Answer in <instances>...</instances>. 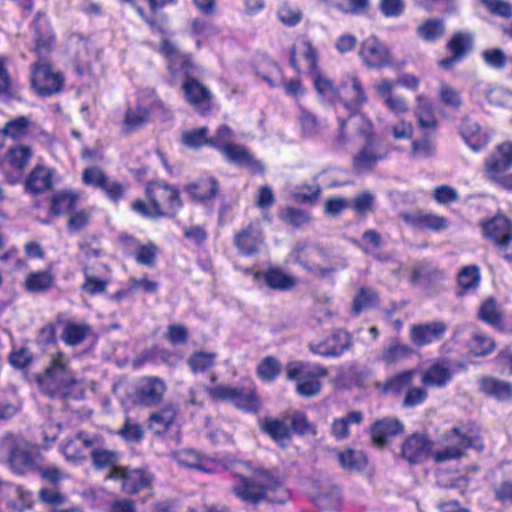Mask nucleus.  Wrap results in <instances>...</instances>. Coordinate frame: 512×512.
Masks as SVG:
<instances>
[{
    "instance_id": "f257e3e1",
    "label": "nucleus",
    "mask_w": 512,
    "mask_h": 512,
    "mask_svg": "<svg viewBox=\"0 0 512 512\" xmlns=\"http://www.w3.org/2000/svg\"><path fill=\"white\" fill-rule=\"evenodd\" d=\"M447 446L443 450L432 453L434 443L425 434L414 433L408 436L402 444L401 456L410 464H420L431 455L436 463L459 459L467 448L482 450L484 444L472 429L465 426L451 428L445 433Z\"/></svg>"
},
{
    "instance_id": "f03ea898",
    "label": "nucleus",
    "mask_w": 512,
    "mask_h": 512,
    "mask_svg": "<svg viewBox=\"0 0 512 512\" xmlns=\"http://www.w3.org/2000/svg\"><path fill=\"white\" fill-rule=\"evenodd\" d=\"M232 472L238 481L232 485L231 491L242 502L254 505L262 501L284 504L290 498L279 477L265 468L252 469L249 463L236 462Z\"/></svg>"
},
{
    "instance_id": "7ed1b4c3",
    "label": "nucleus",
    "mask_w": 512,
    "mask_h": 512,
    "mask_svg": "<svg viewBox=\"0 0 512 512\" xmlns=\"http://www.w3.org/2000/svg\"><path fill=\"white\" fill-rule=\"evenodd\" d=\"M75 382V376L69 369V359L61 352L52 356L45 371L37 376L42 392L50 397L66 396Z\"/></svg>"
},
{
    "instance_id": "20e7f679",
    "label": "nucleus",
    "mask_w": 512,
    "mask_h": 512,
    "mask_svg": "<svg viewBox=\"0 0 512 512\" xmlns=\"http://www.w3.org/2000/svg\"><path fill=\"white\" fill-rule=\"evenodd\" d=\"M332 258V252L316 243L308 241H299L295 244L289 253V259L300 264L308 271L319 275L327 276L336 271L332 265L323 266Z\"/></svg>"
},
{
    "instance_id": "39448f33",
    "label": "nucleus",
    "mask_w": 512,
    "mask_h": 512,
    "mask_svg": "<svg viewBox=\"0 0 512 512\" xmlns=\"http://www.w3.org/2000/svg\"><path fill=\"white\" fill-rule=\"evenodd\" d=\"M0 455L19 474L31 470L35 464L30 444L12 433H7L0 438Z\"/></svg>"
},
{
    "instance_id": "423d86ee",
    "label": "nucleus",
    "mask_w": 512,
    "mask_h": 512,
    "mask_svg": "<svg viewBox=\"0 0 512 512\" xmlns=\"http://www.w3.org/2000/svg\"><path fill=\"white\" fill-rule=\"evenodd\" d=\"M31 85L35 92L43 97H48L62 91L65 83L64 75L56 70L48 61V58L38 59L30 66Z\"/></svg>"
},
{
    "instance_id": "0eeeda50",
    "label": "nucleus",
    "mask_w": 512,
    "mask_h": 512,
    "mask_svg": "<svg viewBox=\"0 0 512 512\" xmlns=\"http://www.w3.org/2000/svg\"><path fill=\"white\" fill-rule=\"evenodd\" d=\"M167 391L165 381L156 376H144L137 380L131 395L134 403L154 407L161 404Z\"/></svg>"
},
{
    "instance_id": "6e6552de",
    "label": "nucleus",
    "mask_w": 512,
    "mask_h": 512,
    "mask_svg": "<svg viewBox=\"0 0 512 512\" xmlns=\"http://www.w3.org/2000/svg\"><path fill=\"white\" fill-rule=\"evenodd\" d=\"M145 191L146 195L157 199V211L162 217H175L183 206L179 191L168 184L149 182Z\"/></svg>"
},
{
    "instance_id": "1a4fd4ad",
    "label": "nucleus",
    "mask_w": 512,
    "mask_h": 512,
    "mask_svg": "<svg viewBox=\"0 0 512 512\" xmlns=\"http://www.w3.org/2000/svg\"><path fill=\"white\" fill-rule=\"evenodd\" d=\"M342 92L341 104L348 113H355L368 101V96L360 78L355 74H346L340 80Z\"/></svg>"
},
{
    "instance_id": "9d476101",
    "label": "nucleus",
    "mask_w": 512,
    "mask_h": 512,
    "mask_svg": "<svg viewBox=\"0 0 512 512\" xmlns=\"http://www.w3.org/2000/svg\"><path fill=\"white\" fill-rule=\"evenodd\" d=\"M33 52L38 59L48 58L55 45V34L51 28L46 14L38 11L32 22Z\"/></svg>"
},
{
    "instance_id": "9b49d317",
    "label": "nucleus",
    "mask_w": 512,
    "mask_h": 512,
    "mask_svg": "<svg viewBox=\"0 0 512 512\" xmlns=\"http://www.w3.org/2000/svg\"><path fill=\"white\" fill-rule=\"evenodd\" d=\"M107 478L121 480L122 489L127 494H136L149 488L154 480L153 475L143 469H126L114 467L110 469Z\"/></svg>"
},
{
    "instance_id": "f8f14e48",
    "label": "nucleus",
    "mask_w": 512,
    "mask_h": 512,
    "mask_svg": "<svg viewBox=\"0 0 512 512\" xmlns=\"http://www.w3.org/2000/svg\"><path fill=\"white\" fill-rule=\"evenodd\" d=\"M483 235L492 241L498 250H506L512 241V221L503 214L495 215L481 223Z\"/></svg>"
},
{
    "instance_id": "ddd939ff",
    "label": "nucleus",
    "mask_w": 512,
    "mask_h": 512,
    "mask_svg": "<svg viewBox=\"0 0 512 512\" xmlns=\"http://www.w3.org/2000/svg\"><path fill=\"white\" fill-rule=\"evenodd\" d=\"M389 154L387 146L379 140L365 141L363 147L353 156L352 164L357 173H366Z\"/></svg>"
},
{
    "instance_id": "4468645a",
    "label": "nucleus",
    "mask_w": 512,
    "mask_h": 512,
    "mask_svg": "<svg viewBox=\"0 0 512 512\" xmlns=\"http://www.w3.org/2000/svg\"><path fill=\"white\" fill-rule=\"evenodd\" d=\"M193 70L194 67L189 68V72L183 71L185 79L182 83V91L185 100L195 109L203 113L204 110L209 107L212 93L207 86L194 77Z\"/></svg>"
},
{
    "instance_id": "2eb2a0df",
    "label": "nucleus",
    "mask_w": 512,
    "mask_h": 512,
    "mask_svg": "<svg viewBox=\"0 0 512 512\" xmlns=\"http://www.w3.org/2000/svg\"><path fill=\"white\" fill-rule=\"evenodd\" d=\"M359 55L364 64L373 69L382 68L392 63L389 49L375 36L362 41Z\"/></svg>"
},
{
    "instance_id": "dca6fc26",
    "label": "nucleus",
    "mask_w": 512,
    "mask_h": 512,
    "mask_svg": "<svg viewBox=\"0 0 512 512\" xmlns=\"http://www.w3.org/2000/svg\"><path fill=\"white\" fill-rule=\"evenodd\" d=\"M447 329L448 326L443 321L414 324L410 326L409 338L415 346L421 347L441 340Z\"/></svg>"
},
{
    "instance_id": "f3484780",
    "label": "nucleus",
    "mask_w": 512,
    "mask_h": 512,
    "mask_svg": "<svg viewBox=\"0 0 512 512\" xmlns=\"http://www.w3.org/2000/svg\"><path fill=\"white\" fill-rule=\"evenodd\" d=\"M264 237L259 222H252L234 236V244L239 253L245 256L257 253Z\"/></svg>"
},
{
    "instance_id": "a211bd4d",
    "label": "nucleus",
    "mask_w": 512,
    "mask_h": 512,
    "mask_svg": "<svg viewBox=\"0 0 512 512\" xmlns=\"http://www.w3.org/2000/svg\"><path fill=\"white\" fill-rule=\"evenodd\" d=\"M95 440L86 433H77L73 438L68 439L62 446V452L68 460L80 461L91 454Z\"/></svg>"
},
{
    "instance_id": "6ab92c4d",
    "label": "nucleus",
    "mask_w": 512,
    "mask_h": 512,
    "mask_svg": "<svg viewBox=\"0 0 512 512\" xmlns=\"http://www.w3.org/2000/svg\"><path fill=\"white\" fill-rule=\"evenodd\" d=\"M404 426L401 421L393 418L377 420L371 426V438L374 444L383 447L389 438L402 434Z\"/></svg>"
},
{
    "instance_id": "aec40b11",
    "label": "nucleus",
    "mask_w": 512,
    "mask_h": 512,
    "mask_svg": "<svg viewBox=\"0 0 512 512\" xmlns=\"http://www.w3.org/2000/svg\"><path fill=\"white\" fill-rule=\"evenodd\" d=\"M328 371L325 367L320 365H314L307 369L306 373H303L298 378L296 391L303 397H313L320 392L321 383L320 377H325Z\"/></svg>"
},
{
    "instance_id": "412c9836",
    "label": "nucleus",
    "mask_w": 512,
    "mask_h": 512,
    "mask_svg": "<svg viewBox=\"0 0 512 512\" xmlns=\"http://www.w3.org/2000/svg\"><path fill=\"white\" fill-rule=\"evenodd\" d=\"M260 428L281 447H286L291 440L289 416L265 418L260 422Z\"/></svg>"
},
{
    "instance_id": "4be33fe9",
    "label": "nucleus",
    "mask_w": 512,
    "mask_h": 512,
    "mask_svg": "<svg viewBox=\"0 0 512 512\" xmlns=\"http://www.w3.org/2000/svg\"><path fill=\"white\" fill-rule=\"evenodd\" d=\"M453 373L446 361L435 362L422 372L421 383L427 387L442 388L450 383Z\"/></svg>"
},
{
    "instance_id": "5701e85b",
    "label": "nucleus",
    "mask_w": 512,
    "mask_h": 512,
    "mask_svg": "<svg viewBox=\"0 0 512 512\" xmlns=\"http://www.w3.org/2000/svg\"><path fill=\"white\" fill-rule=\"evenodd\" d=\"M222 154L226 159L238 166L247 167L252 170L253 173L263 172V165L256 160L250 151L243 145L232 143L229 145Z\"/></svg>"
},
{
    "instance_id": "b1692460",
    "label": "nucleus",
    "mask_w": 512,
    "mask_h": 512,
    "mask_svg": "<svg viewBox=\"0 0 512 512\" xmlns=\"http://www.w3.org/2000/svg\"><path fill=\"white\" fill-rule=\"evenodd\" d=\"M313 76V85L322 103L336 105L341 104L340 90L334 85L333 81L326 75L315 72Z\"/></svg>"
},
{
    "instance_id": "393cba45",
    "label": "nucleus",
    "mask_w": 512,
    "mask_h": 512,
    "mask_svg": "<svg viewBox=\"0 0 512 512\" xmlns=\"http://www.w3.org/2000/svg\"><path fill=\"white\" fill-rule=\"evenodd\" d=\"M416 102L415 116L420 128L424 130L425 133L435 131L437 127V119L434 113L432 101L423 95H419L416 98Z\"/></svg>"
},
{
    "instance_id": "a878e982",
    "label": "nucleus",
    "mask_w": 512,
    "mask_h": 512,
    "mask_svg": "<svg viewBox=\"0 0 512 512\" xmlns=\"http://www.w3.org/2000/svg\"><path fill=\"white\" fill-rule=\"evenodd\" d=\"M444 271L429 262H421L412 270L411 281L416 284L431 287L444 280Z\"/></svg>"
},
{
    "instance_id": "bb28decb",
    "label": "nucleus",
    "mask_w": 512,
    "mask_h": 512,
    "mask_svg": "<svg viewBox=\"0 0 512 512\" xmlns=\"http://www.w3.org/2000/svg\"><path fill=\"white\" fill-rule=\"evenodd\" d=\"M267 286L273 290L288 291L294 288L297 280L294 276L285 273L280 268H270L257 274Z\"/></svg>"
},
{
    "instance_id": "cd10ccee",
    "label": "nucleus",
    "mask_w": 512,
    "mask_h": 512,
    "mask_svg": "<svg viewBox=\"0 0 512 512\" xmlns=\"http://www.w3.org/2000/svg\"><path fill=\"white\" fill-rule=\"evenodd\" d=\"M460 133L467 145L475 152L480 151L488 143L487 136L480 131V125L470 118L463 119Z\"/></svg>"
},
{
    "instance_id": "c85d7f7f",
    "label": "nucleus",
    "mask_w": 512,
    "mask_h": 512,
    "mask_svg": "<svg viewBox=\"0 0 512 512\" xmlns=\"http://www.w3.org/2000/svg\"><path fill=\"white\" fill-rule=\"evenodd\" d=\"M161 52L169 60V70L174 73L176 70L188 71L193 68L189 57L182 54L178 48L168 39H164L161 46Z\"/></svg>"
},
{
    "instance_id": "c756f323",
    "label": "nucleus",
    "mask_w": 512,
    "mask_h": 512,
    "mask_svg": "<svg viewBox=\"0 0 512 512\" xmlns=\"http://www.w3.org/2000/svg\"><path fill=\"white\" fill-rule=\"evenodd\" d=\"M412 353L413 349L409 345L393 340L381 350L377 360L385 365H392L410 357Z\"/></svg>"
},
{
    "instance_id": "7c9ffc66",
    "label": "nucleus",
    "mask_w": 512,
    "mask_h": 512,
    "mask_svg": "<svg viewBox=\"0 0 512 512\" xmlns=\"http://www.w3.org/2000/svg\"><path fill=\"white\" fill-rule=\"evenodd\" d=\"M480 390L487 396L507 400L512 394V384L494 377H485L480 380Z\"/></svg>"
},
{
    "instance_id": "2f4dec72",
    "label": "nucleus",
    "mask_w": 512,
    "mask_h": 512,
    "mask_svg": "<svg viewBox=\"0 0 512 512\" xmlns=\"http://www.w3.org/2000/svg\"><path fill=\"white\" fill-rule=\"evenodd\" d=\"M150 112L149 107L140 103L128 107L123 120L125 130L134 132L144 126L148 122Z\"/></svg>"
},
{
    "instance_id": "473e14b6",
    "label": "nucleus",
    "mask_w": 512,
    "mask_h": 512,
    "mask_svg": "<svg viewBox=\"0 0 512 512\" xmlns=\"http://www.w3.org/2000/svg\"><path fill=\"white\" fill-rule=\"evenodd\" d=\"M512 167V143H503L486 161V171H506Z\"/></svg>"
},
{
    "instance_id": "72a5a7b5",
    "label": "nucleus",
    "mask_w": 512,
    "mask_h": 512,
    "mask_svg": "<svg viewBox=\"0 0 512 512\" xmlns=\"http://www.w3.org/2000/svg\"><path fill=\"white\" fill-rule=\"evenodd\" d=\"M404 219L415 227L426 228L437 232L446 230L450 224L446 217L435 214H417L414 216H405Z\"/></svg>"
},
{
    "instance_id": "f704fd0d",
    "label": "nucleus",
    "mask_w": 512,
    "mask_h": 512,
    "mask_svg": "<svg viewBox=\"0 0 512 512\" xmlns=\"http://www.w3.org/2000/svg\"><path fill=\"white\" fill-rule=\"evenodd\" d=\"M51 174L45 167H35L29 174L25 186L33 194H39L51 187Z\"/></svg>"
},
{
    "instance_id": "c9c22d12",
    "label": "nucleus",
    "mask_w": 512,
    "mask_h": 512,
    "mask_svg": "<svg viewBox=\"0 0 512 512\" xmlns=\"http://www.w3.org/2000/svg\"><path fill=\"white\" fill-rule=\"evenodd\" d=\"M185 190L194 199L206 200L216 196L218 191V182L215 178L210 177L200 179L195 183H191L185 187Z\"/></svg>"
},
{
    "instance_id": "e433bc0d",
    "label": "nucleus",
    "mask_w": 512,
    "mask_h": 512,
    "mask_svg": "<svg viewBox=\"0 0 512 512\" xmlns=\"http://www.w3.org/2000/svg\"><path fill=\"white\" fill-rule=\"evenodd\" d=\"M313 503L321 510L339 511L342 507L341 492L337 487H329L320 491L313 498Z\"/></svg>"
},
{
    "instance_id": "4c0bfd02",
    "label": "nucleus",
    "mask_w": 512,
    "mask_h": 512,
    "mask_svg": "<svg viewBox=\"0 0 512 512\" xmlns=\"http://www.w3.org/2000/svg\"><path fill=\"white\" fill-rule=\"evenodd\" d=\"M379 301L378 292L370 287H360L353 298L352 313L358 316L362 311L373 308Z\"/></svg>"
},
{
    "instance_id": "58836bf2",
    "label": "nucleus",
    "mask_w": 512,
    "mask_h": 512,
    "mask_svg": "<svg viewBox=\"0 0 512 512\" xmlns=\"http://www.w3.org/2000/svg\"><path fill=\"white\" fill-rule=\"evenodd\" d=\"M363 421V414L360 411H351L345 416L334 419L331 425L332 435L337 440L348 438L350 424H360Z\"/></svg>"
},
{
    "instance_id": "ea45409f",
    "label": "nucleus",
    "mask_w": 512,
    "mask_h": 512,
    "mask_svg": "<svg viewBox=\"0 0 512 512\" xmlns=\"http://www.w3.org/2000/svg\"><path fill=\"white\" fill-rule=\"evenodd\" d=\"M446 26L441 19H428L420 24L417 28V35L427 42H434L443 37Z\"/></svg>"
},
{
    "instance_id": "a19ab883",
    "label": "nucleus",
    "mask_w": 512,
    "mask_h": 512,
    "mask_svg": "<svg viewBox=\"0 0 512 512\" xmlns=\"http://www.w3.org/2000/svg\"><path fill=\"white\" fill-rule=\"evenodd\" d=\"M338 461L343 469L349 471H360L367 464L366 455L361 450L350 448L338 453Z\"/></svg>"
},
{
    "instance_id": "79ce46f5",
    "label": "nucleus",
    "mask_w": 512,
    "mask_h": 512,
    "mask_svg": "<svg viewBox=\"0 0 512 512\" xmlns=\"http://www.w3.org/2000/svg\"><path fill=\"white\" fill-rule=\"evenodd\" d=\"M31 157L32 150L30 147L18 145L9 148L6 161L14 170L23 172Z\"/></svg>"
},
{
    "instance_id": "37998d69",
    "label": "nucleus",
    "mask_w": 512,
    "mask_h": 512,
    "mask_svg": "<svg viewBox=\"0 0 512 512\" xmlns=\"http://www.w3.org/2000/svg\"><path fill=\"white\" fill-rule=\"evenodd\" d=\"M457 281L463 291L458 295L462 296L464 292L476 289L481 281L480 269L477 265L463 267L458 273Z\"/></svg>"
},
{
    "instance_id": "c03bdc74",
    "label": "nucleus",
    "mask_w": 512,
    "mask_h": 512,
    "mask_svg": "<svg viewBox=\"0 0 512 512\" xmlns=\"http://www.w3.org/2000/svg\"><path fill=\"white\" fill-rule=\"evenodd\" d=\"M90 333L88 324L68 323L62 334V340L70 346H77L82 343Z\"/></svg>"
},
{
    "instance_id": "a18cd8bd",
    "label": "nucleus",
    "mask_w": 512,
    "mask_h": 512,
    "mask_svg": "<svg viewBox=\"0 0 512 512\" xmlns=\"http://www.w3.org/2000/svg\"><path fill=\"white\" fill-rule=\"evenodd\" d=\"M54 278L49 271H38L30 273L25 281L28 291L43 293L53 285Z\"/></svg>"
},
{
    "instance_id": "49530a36",
    "label": "nucleus",
    "mask_w": 512,
    "mask_h": 512,
    "mask_svg": "<svg viewBox=\"0 0 512 512\" xmlns=\"http://www.w3.org/2000/svg\"><path fill=\"white\" fill-rule=\"evenodd\" d=\"M175 417L176 411L173 406L169 405L149 416L150 427L157 433L164 432L174 423Z\"/></svg>"
},
{
    "instance_id": "de8ad7c7",
    "label": "nucleus",
    "mask_w": 512,
    "mask_h": 512,
    "mask_svg": "<svg viewBox=\"0 0 512 512\" xmlns=\"http://www.w3.org/2000/svg\"><path fill=\"white\" fill-rule=\"evenodd\" d=\"M472 46V35L464 32H458L453 35L446 47L451 54L462 59L472 49Z\"/></svg>"
},
{
    "instance_id": "09e8293b",
    "label": "nucleus",
    "mask_w": 512,
    "mask_h": 512,
    "mask_svg": "<svg viewBox=\"0 0 512 512\" xmlns=\"http://www.w3.org/2000/svg\"><path fill=\"white\" fill-rule=\"evenodd\" d=\"M479 318L494 327H499L502 324V313L494 298H489L480 306L478 312Z\"/></svg>"
},
{
    "instance_id": "8fccbe9b",
    "label": "nucleus",
    "mask_w": 512,
    "mask_h": 512,
    "mask_svg": "<svg viewBox=\"0 0 512 512\" xmlns=\"http://www.w3.org/2000/svg\"><path fill=\"white\" fill-rule=\"evenodd\" d=\"M217 354L214 352L196 351L187 360L193 373H202L215 364Z\"/></svg>"
},
{
    "instance_id": "3c124183",
    "label": "nucleus",
    "mask_w": 512,
    "mask_h": 512,
    "mask_svg": "<svg viewBox=\"0 0 512 512\" xmlns=\"http://www.w3.org/2000/svg\"><path fill=\"white\" fill-rule=\"evenodd\" d=\"M76 201L77 197L71 193H56L51 199L50 212L55 215L71 212L75 207Z\"/></svg>"
},
{
    "instance_id": "603ef678",
    "label": "nucleus",
    "mask_w": 512,
    "mask_h": 512,
    "mask_svg": "<svg viewBox=\"0 0 512 512\" xmlns=\"http://www.w3.org/2000/svg\"><path fill=\"white\" fill-rule=\"evenodd\" d=\"M299 122L302 128V132L306 137L317 136L322 130V124L310 111L300 107Z\"/></svg>"
},
{
    "instance_id": "864d4df0",
    "label": "nucleus",
    "mask_w": 512,
    "mask_h": 512,
    "mask_svg": "<svg viewBox=\"0 0 512 512\" xmlns=\"http://www.w3.org/2000/svg\"><path fill=\"white\" fill-rule=\"evenodd\" d=\"M234 132L233 130L223 124L220 125L215 134L208 138V146L220 151L221 153L233 143Z\"/></svg>"
},
{
    "instance_id": "5fc2aeb1",
    "label": "nucleus",
    "mask_w": 512,
    "mask_h": 512,
    "mask_svg": "<svg viewBox=\"0 0 512 512\" xmlns=\"http://www.w3.org/2000/svg\"><path fill=\"white\" fill-rule=\"evenodd\" d=\"M347 120L356 126L358 133L364 137L365 141L378 140L374 134L372 122L364 114L359 113V111L352 114L348 113Z\"/></svg>"
},
{
    "instance_id": "6e6d98bb",
    "label": "nucleus",
    "mask_w": 512,
    "mask_h": 512,
    "mask_svg": "<svg viewBox=\"0 0 512 512\" xmlns=\"http://www.w3.org/2000/svg\"><path fill=\"white\" fill-rule=\"evenodd\" d=\"M328 346L332 348V350L337 351V357L341 356L345 351L349 350L352 345V337L351 335L341 329L334 330L329 337H327Z\"/></svg>"
},
{
    "instance_id": "4d7b16f0",
    "label": "nucleus",
    "mask_w": 512,
    "mask_h": 512,
    "mask_svg": "<svg viewBox=\"0 0 512 512\" xmlns=\"http://www.w3.org/2000/svg\"><path fill=\"white\" fill-rule=\"evenodd\" d=\"M208 134L209 129L207 127L187 130L182 134V143L190 149L199 148L203 145L208 146Z\"/></svg>"
},
{
    "instance_id": "13d9d810",
    "label": "nucleus",
    "mask_w": 512,
    "mask_h": 512,
    "mask_svg": "<svg viewBox=\"0 0 512 512\" xmlns=\"http://www.w3.org/2000/svg\"><path fill=\"white\" fill-rule=\"evenodd\" d=\"M415 375H416V370H414V369L406 370L401 373H398V374L394 375L393 377H391L386 382L385 388L387 391L399 393V392L403 391L404 389L409 388V386L412 384V381H413Z\"/></svg>"
},
{
    "instance_id": "bf43d9fd",
    "label": "nucleus",
    "mask_w": 512,
    "mask_h": 512,
    "mask_svg": "<svg viewBox=\"0 0 512 512\" xmlns=\"http://www.w3.org/2000/svg\"><path fill=\"white\" fill-rule=\"evenodd\" d=\"M232 403L246 411H254L258 407V400L252 390L236 388Z\"/></svg>"
},
{
    "instance_id": "052dcab7",
    "label": "nucleus",
    "mask_w": 512,
    "mask_h": 512,
    "mask_svg": "<svg viewBox=\"0 0 512 512\" xmlns=\"http://www.w3.org/2000/svg\"><path fill=\"white\" fill-rule=\"evenodd\" d=\"M291 435L293 433L306 435L315 433L314 426L308 421L307 416L301 411H295L289 417Z\"/></svg>"
},
{
    "instance_id": "680f3d73",
    "label": "nucleus",
    "mask_w": 512,
    "mask_h": 512,
    "mask_svg": "<svg viewBox=\"0 0 512 512\" xmlns=\"http://www.w3.org/2000/svg\"><path fill=\"white\" fill-rule=\"evenodd\" d=\"M30 125V120L26 116H20L8 121L2 129L5 137L9 136L14 139L23 137Z\"/></svg>"
},
{
    "instance_id": "e2e57ef3",
    "label": "nucleus",
    "mask_w": 512,
    "mask_h": 512,
    "mask_svg": "<svg viewBox=\"0 0 512 512\" xmlns=\"http://www.w3.org/2000/svg\"><path fill=\"white\" fill-rule=\"evenodd\" d=\"M118 434L127 442L139 443L144 436V431L139 423L126 418Z\"/></svg>"
},
{
    "instance_id": "0e129e2a",
    "label": "nucleus",
    "mask_w": 512,
    "mask_h": 512,
    "mask_svg": "<svg viewBox=\"0 0 512 512\" xmlns=\"http://www.w3.org/2000/svg\"><path fill=\"white\" fill-rule=\"evenodd\" d=\"M158 247L153 243L139 245L135 252V260L137 263L153 268L155 266Z\"/></svg>"
},
{
    "instance_id": "69168bd1",
    "label": "nucleus",
    "mask_w": 512,
    "mask_h": 512,
    "mask_svg": "<svg viewBox=\"0 0 512 512\" xmlns=\"http://www.w3.org/2000/svg\"><path fill=\"white\" fill-rule=\"evenodd\" d=\"M280 218L284 222H286L296 228H299V227L307 224L310 220V217L307 212H305L304 210H301V209L293 208V207H287V208L283 209L280 212Z\"/></svg>"
},
{
    "instance_id": "338daca9",
    "label": "nucleus",
    "mask_w": 512,
    "mask_h": 512,
    "mask_svg": "<svg viewBox=\"0 0 512 512\" xmlns=\"http://www.w3.org/2000/svg\"><path fill=\"white\" fill-rule=\"evenodd\" d=\"M469 346L476 356H484L495 349V342L486 335L477 333L471 339Z\"/></svg>"
},
{
    "instance_id": "774afa93",
    "label": "nucleus",
    "mask_w": 512,
    "mask_h": 512,
    "mask_svg": "<svg viewBox=\"0 0 512 512\" xmlns=\"http://www.w3.org/2000/svg\"><path fill=\"white\" fill-rule=\"evenodd\" d=\"M281 370L279 361L273 356L265 357L257 367L259 376L267 381L273 380Z\"/></svg>"
}]
</instances>
